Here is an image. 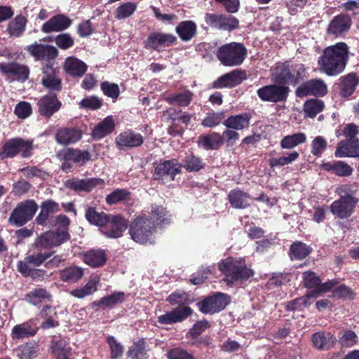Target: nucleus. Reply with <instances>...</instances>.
<instances>
[{
    "label": "nucleus",
    "mask_w": 359,
    "mask_h": 359,
    "mask_svg": "<svg viewBox=\"0 0 359 359\" xmlns=\"http://www.w3.org/2000/svg\"><path fill=\"white\" fill-rule=\"evenodd\" d=\"M348 54L349 47L345 42L325 48L318 60L320 71L330 76L341 74L347 65Z\"/></svg>",
    "instance_id": "1"
},
{
    "label": "nucleus",
    "mask_w": 359,
    "mask_h": 359,
    "mask_svg": "<svg viewBox=\"0 0 359 359\" xmlns=\"http://www.w3.org/2000/svg\"><path fill=\"white\" fill-rule=\"evenodd\" d=\"M309 67L300 62L285 61L276 65L271 74L273 82L287 86H299L309 76Z\"/></svg>",
    "instance_id": "2"
},
{
    "label": "nucleus",
    "mask_w": 359,
    "mask_h": 359,
    "mask_svg": "<svg viewBox=\"0 0 359 359\" xmlns=\"http://www.w3.org/2000/svg\"><path fill=\"white\" fill-rule=\"evenodd\" d=\"M218 269L224 275L223 280L228 285L243 283L254 276V271L246 265L243 258L229 257L222 259Z\"/></svg>",
    "instance_id": "3"
},
{
    "label": "nucleus",
    "mask_w": 359,
    "mask_h": 359,
    "mask_svg": "<svg viewBox=\"0 0 359 359\" xmlns=\"http://www.w3.org/2000/svg\"><path fill=\"white\" fill-rule=\"evenodd\" d=\"M54 253L55 251L38 252L26 256L23 260L18 262V271L23 277L31 278L34 281L42 280L44 279L46 271L38 267L44 264Z\"/></svg>",
    "instance_id": "4"
},
{
    "label": "nucleus",
    "mask_w": 359,
    "mask_h": 359,
    "mask_svg": "<svg viewBox=\"0 0 359 359\" xmlns=\"http://www.w3.org/2000/svg\"><path fill=\"white\" fill-rule=\"evenodd\" d=\"M247 55L248 50L244 44L238 42L225 43L216 53L218 60L226 67L240 66Z\"/></svg>",
    "instance_id": "5"
},
{
    "label": "nucleus",
    "mask_w": 359,
    "mask_h": 359,
    "mask_svg": "<svg viewBox=\"0 0 359 359\" xmlns=\"http://www.w3.org/2000/svg\"><path fill=\"white\" fill-rule=\"evenodd\" d=\"M155 231V224L146 215L137 216L130 224L129 233L131 238L140 244L154 243L152 236Z\"/></svg>",
    "instance_id": "6"
},
{
    "label": "nucleus",
    "mask_w": 359,
    "mask_h": 359,
    "mask_svg": "<svg viewBox=\"0 0 359 359\" xmlns=\"http://www.w3.org/2000/svg\"><path fill=\"white\" fill-rule=\"evenodd\" d=\"M33 141L21 137L8 140L2 146L0 151V160L13 158L19 154L22 158H28L32 155Z\"/></svg>",
    "instance_id": "7"
},
{
    "label": "nucleus",
    "mask_w": 359,
    "mask_h": 359,
    "mask_svg": "<svg viewBox=\"0 0 359 359\" xmlns=\"http://www.w3.org/2000/svg\"><path fill=\"white\" fill-rule=\"evenodd\" d=\"M57 156L62 161L61 169L65 172H69L72 170L73 164L81 167L92 160V154L88 150L72 147L60 151Z\"/></svg>",
    "instance_id": "8"
},
{
    "label": "nucleus",
    "mask_w": 359,
    "mask_h": 359,
    "mask_svg": "<svg viewBox=\"0 0 359 359\" xmlns=\"http://www.w3.org/2000/svg\"><path fill=\"white\" fill-rule=\"evenodd\" d=\"M38 208L37 203L33 199L21 201L11 212L8 222L14 226H22L33 219Z\"/></svg>",
    "instance_id": "9"
},
{
    "label": "nucleus",
    "mask_w": 359,
    "mask_h": 359,
    "mask_svg": "<svg viewBox=\"0 0 359 359\" xmlns=\"http://www.w3.org/2000/svg\"><path fill=\"white\" fill-rule=\"evenodd\" d=\"M70 240V235L66 230L47 231L38 236L33 245L36 249L41 252L48 250V252L55 247H58L62 243Z\"/></svg>",
    "instance_id": "10"
},
{
    "label": "nucleus",
    "mask_w": 359,
    "mask_h": 359,
    "mask_svg": "<svg viewBox=\"0 0 359 359\" xmlns=\"http://www.w3.org/2000/svg\"><path fill=\"white\" fill-rule=\"evenodd\" d=\"M290 91L289 86L273 82L258 88L257 95L262 102L278 103L286 102Z\"/></svg>",
    "instance_id": "11"
},
{
    "label": "nucleus",
    "mask_w": 359,
    "mask_h": 359,
    "mask_svg": "<svg viewBox=\"0 0 359 359\" xmlns=\"http://www.w3.org/2000/svg\"><path fill=\"white\" fill-rule=\"evenodd\" d=\"M230 303V297L222 292H215L196 303L197 308L203 314H215L223 311Z\"/></svg>",
    "instance_id": "12"
},
{
    "label": "nucleus",
    "mask_w": 359,
    "mask_h": 359,
    "mask_svg": "<svg viewBox=\"0 0 359 359\" xmlns=\"http://www.w3.org/2000/svg\"><path fill=\"white\" fill-rule=\"evenodd\" d=\"M177 42V37L170 33L163 32H152L149 34L144 41V46L146 49L156 50L161 53L165 48L170 47Z\"/></svg>",
    "instance_id": "13"
},
{
    "label": "nucleus",
    "mask_w": 359,
    "mask_h": 359,
    "mask_svg": "<svg viewBox=\"0 0 359 359\" xmlns=\"http://www.w3.org/2000/svg\"><path fill=\"white\" fill-rule=\"evenodd\" d=\"M358 201V198L348 194L333 201L330 206V210L339 219H347L354 212Z\"/></svg>",
    "instance_id": "14"
},
{
    "label": "nucleus",
    "mask_w": 359,
    "mask_h": 359,
    "mask_svg": "<svg viewBox=\"0 0 359 359\" xmlns=\"http://www.w3.org/2000/svg\"><path fill=\"white\" fill-rule=\"evenodd\" d=\"M327 93V87L321 79L305 80L295 89L296 97L303 98L307 96L323 97Z\"/></svg>",
    "instance_id": "15"
},
{
    "label": "nucleus",
    "mask_w": 359,
    "mask_h": 359,
    "mask_svg": "<svg viewBox=\"0 0 359 359\" xmlns=\"http://www.w3.org/2000/svg\"><path fill=\"white\" fill-rule=\"evenodd\" d=\"M352 25L351 17L348 14H338L330 21L326 28L327 36L338 38L344 36Z\"/></svg>",
    "instance_id": "16"
},
{
    "label": "nucleus",
    "mask_w": 359,
    "mask_h": 359,
    "mask_svg": "<svg viewBox=\"0 0 359 359\" xmlns=\"http://www.w3.org/2000/svg\"><path fill=\"white\" fill-rule=\"evenodd\" d=\"M62 105V102L59 100L56 93H53L44 95L36 103L39 114L46 119H50L54 114L59 111Z\"/></svg>",
    "instance_id": "17"
},
{
    "label": "nucleus",
    "mask_w": 359,
    "mask_h": 359,
    "mask_svg": "<svg viewBox=\"0 0 359 359\" xmlns=\"http://www.w3.org/2000/svg\"><path fill=\"white\" fill-rule=\"evenodd\" d=\"M205 21L211 27L229 32L239 26V20L236 17L225 14L206 13Z\"/></svg>",
    "instance_id": "18"
},
{
    "label": "nucleus",
    "mask_w": 359,
    "mask_h": 359,
    "mask_svg": "<svg viewBox=\"0 0 359 359\" xmlns=\"http://www.w3.org/2000/svg\"><path fill=\"white\" fill-rule=\"evenodd\" d=\"M43 77L41 84L48 89L49 93H59L62 89V79L57 75L58 71L53 67V63H46L41 68Z\"/></svg>",
    "instance_id": "19"
},
{
    "label": "nucleus",
    "mask_w": 359,
    "mask_h": 359,
    "mask_svg": "<svg viewBox=\"0 0 359 359\" xmlns=\"http://www.w3.org/2000/svg\"><path fill=\"white\" fill-rule=\"evenodd\" d=\"M0 72L8 78L12 76V81L25 82L29 76L28 66L13 61L0 63Z\"/></svg>",
    "instance_id": "20"
},
{
    "label": "nucleus",
    "mask_w": 359,
    "mask_h": 359,
    "mask_svg": "<svg viewBox=\"0 0 359 359\" xmlns=\"http://www.w3.org/2000/svg\"><path fill=\"white\" fill-rule=\"evenodd\" d=\"M127 227L128 221L123 217L109 215L107 222L104 224L101 231L107 238H117L122 236Z\"/></svg>",
    "instance_id": "21"
},
{
    "label": "nucleus",
    "mask_w": 359,
    "mask_h": 359,
    "mask_svg": "<svg viewBox=\"0 0 359 359\" xmlns=\"http://www.w3.org/2000/svg\"><path fill=\"white\" fill-rule=\"evenodd\" d=\"M26 50L36 60H46V63L53 64V61L59 54L58 50L55 46L36 42L27 46Z\"/></svg>",
    "instance_id": "22"
},
{
    "label": "nucleus",
    "mask_w": 359,
    "mask_h": 359,
    "mask_svg": "<svg viewBox=\"0 0 359 359\" xmlns=\"http://www.w3.org/2000/svg\"><path fill=\"white\" fill-rule=\"evenodd\" d=\"M245 79L247 74L245 70L234 69L219 76L212 86L216 89L232 88L241 84Z\"/></svg>",
    "instance_id": "23"
},
{
    "label": "nucleus",
    "mask_w": 359,
    "mask_h": 359,
    "mask_svg": "<svg viewBox=\"0 0 359 359\" xmlns=\"http://www.w3.org/2000/svg\"><path fill=\"white\" fill-rule=\"evenodd\" d=\"M82 137L83 132L79 127L71 126L58 128L54 138L58 144L69 146L79 142Z\"/></svg>",
    "instance_id": "24"
},
{
    "label": "nucleus",
    "mask_w": 359,
    "mask_h": 359,
    "mask_svg": "<svg viewBox=\"0 0 359 359\" xmlns=\"http://www.w3.org/2000/svg\"><path fill=\"white\" fill-rule=\"evenodd\" d=\"M39 330L36 320L29 319L22 323L13 327L11 337L13 340L18 341L34 337Z\"/></svg>",
    "instance_id": "25"
},
{
    "label": "nucleus",
    "mask_w": 359,
    "mask_h": 359,
    "mask_svg": "<svg viewBox=\"0 0 359 359\" xmlns=\"http://www.w3.org/2000/svg\"><path fill=\"white\" fill-rule=\"evenodd\" d=\"M193 309L190 306L177 307L172 311L166 312L157 318V321L161 325H172L180 323L193 314Z\"/></svg>",
    "instance_id": "26"
},
{
    "label": "nucleus",
    "mask_w": 359,
    "mask_h": 359,
    "mask_svg": "<svg viewBox=\"0 0 359 359\" xmlns=\"http://www.w3.org/2000/svg\"><path fill=\"white\" fill-rule=\"evenodd\" d=\"M144 142V137L131 129L121 132L115 139L116 146L121 149L139 147Z\"/></svg>",
    "instance_id": "27"
},
{
    "label": "nucleus",
    "mask_w": 359,
    "mask_h": 359,
    "mask_svg": "<svg viewBox=\"0 0 359 359\" xmlns=\"http://www.w3.org/2000/svg\"><path fill=\"white\" fill-rule=\"evenodd\" d=\"M126 294L124 292H114L111 294L104 296L98 300L93 301L90 307L95 311L105 310L107 309L114 308L118 304L125 302Z\"/></svg>",
    "instance_id": "28"
},
{
    "label": "nucleus",
    "mask_w": 359,
    "mask_h": 359,
    "mask_svg": "<svg viewBox=\"0 0 359 359\" xmlns=\"http://www.w3.org/2000/svg\"><path fill=\"white\" fill-rule=\"evenodd\" d=\"M72 24V20L64 14H57L47 20L41 26L43 33L62 32L69 28Z\"/></svg>",
    "instance_id": "29"
},
{
    "label": "nucleus",
    "mask_w": 359,
    "mask_h": 359,
    "mask_svg": "<svg viewBox=\"0 0 359 359\" xmlns=\"http://www.w3.org/2000/svg\"><path fill=\"white\" fill-rule=\"evenodd\" d=\"M181 172L180 163L177 159L165 160L155 167L154 177L155 180H161L163 177H170L172 180L176 175Z\"/></svg>",
    "instance_id": "30"
},
{
    "label": "nucleus",
    "mask_w": 359,
    "mask_h": 359,
    "mask_svg": "<svg viewBox=\"0 0 359 359\" xmlns=\"http://www.w3.org/2000/svg\"><path fill=\"white\" fill-rule=\"evenodd\" d=\"M104 181L101 178H87V179H72L67 182L66 187L75 191L90 192L97 186H104Z\"/></svg>",
    "instance_id": "31"
},
{
    "label": "nucleus",
    "mask_w": 359,
    "mask_h": 359,
    "mask_svg": "<svg viewBox=\"0 0 359 359\" xmlns=\"http://www.w3.org/2000/svg\"><path fill=\"white\" fill-rule=\"evenodd\" d=\"M312 344L319 351H328L333 348L337 340L336 337L330 332L319 331L313 333L311 337Z\"/></svg>",
    "instance_id": "32"
},
{
    "label": "nucleus",
    "mask_w": 359,
    "mask_h": 359,
    "mask_svg": "<svg viewBox=\"0 0 359 359\" xmlns=\"http://www.w3.org/2000/svg\"><path fill=\"white\" fill-rule=\"evenodd\" d=\"M334 155L337 157H359V139H346L339 142Z\"/></svg>",
    "instance_id": "33"
},
{
    "label": "nucleus",
    "mask_w": 359,
    "mask_h": 359,
    "mask_svg": "<svg viewBox=\"0 0 359 359\" xmlns=\"http://www.w3.org/2000/svg\"><path fill=\"white\" fill-rule=\"evenodd\" d=\"M359 84V76L355 73H349L341 76L338 83L339 95L343 98H347L355 92Z\"/></svg>",
    "instance_id": "34"
},
{
    "label": "nucleus",
    "mask_w": 359,
    "mask_h": 359,
    "mask_svg": "<svg viewBox=\"0 0 359 359\" xmlns=\"http://www.w3.org/2000/svg\"><path fill=\"white\" fill-rule=\"evenodd\" d=\"M64 70L72 77H81L88 69L87 65L82 60L73 57H67L64 62Z\"/></svg>",
    "instance_id": "35"
},
{
    "label": "nucleus",
    "mask_w": 359,
    "mask_h": 359,
    "mask_svg": "<svg viewBox=\"0 0 359 359\" xmlns=\"http://www.w3.org/2000/svg\"><path fill=\"white\" fill-rule=\"evenodd\" d=\"M252 117L251 114L248 112L231 115L226 119L224 120L222 124L228 129L242 130L250 126Z\"/></svg>",
    "instance_id": "36"
},
{
    "label": "nucleus",
    "mask_w": 359,
    "mask_h": 359,
    "mask_svg": "<svg viewBox=\"0 0 359 359\" xmlns=\"http://www.w3.org/2000/svg\"><path fill=\"white\" fill-rule=\"evenodd\" d=\"M171 217L170 212L163 205L156 204L151 205L149 218L155 224L156 227H163L170 224Z\"/></svg>",
    "instance_id": "37"
},
{
    "label": "nucleus",
    "mask_w": 359,
    "mask_h": 359,
    "mask_svg": "<svg viewBox=\"0 0 359 359\" xmlns=\"http://www.w3.org/2000/svg\"><path fill=\"white\" fill-rule=\"evenodd\" d=\"M250 198V194L240 188L231 189L227 196L229 203L235 209H245L250 207V203L248 201Z\"/></svg>",
    "instance_id": "38"
},
{
    "label": "nucleus",
    "mask_w": 359,
    "mask_h": 359,
    "mask_svg": "<svg viewBox=\"0 0 359 359\" xmlns=\"http://www.w3.org/2000/svg\"><path fill=\"white\" fill-rule=\"evenodd\" d=\"M320 168L326 172H332L338 177H348L353 172V168L342 161L324 162L320 165Z\"/></svg>",
    "instance_id": "39"
},
{
    "label": "nucleus",
    "mask_w": 359,
    "mask_h": 359,
    "mask_svg": "<svg viewBox=\"0 0 359 359\" xmlns=\"http://www.w3.org/2000/svg\"><path fill=\"white\" fill-rule=\"evenodd\" d=\"M39 315L43 319L41 325L43 330H48L60 325L57 313L52 306L45 305L41 310Z\"/></svg>",
    "instance_id": "40"
},
{
    "label": "nucleus",
    "mask_w": 359,
    "mask_h": 359,
    "mask_svg": "<svg viewBox=\"0 0 359 359\" xmlns=\"http://www.w3.org/2000/svg\"><path fill=\"white\" fill-rule=\"evenodd\" d=\"M41 211L36 216L35 222L37 224L44 226L50 215L60 211L59 204L52 199L43 201L41 204Z\"/></svg>",
    "instance_id": "41"
},
{
    "label": "nucleus",
    "mask_w": 359,
    "mask_h": 359,
    "mask_svg": "<svg viewBox=\"0 0 359 359\" xmlns=\"http://www.w3.org/2000/svg\"><path fill=\"white\" fill-rule=\"evenodd\" d=\"M175 32L182 41H189L196 35L197 25L192 20H184L176 26Z\"/></svg>",
    "instance_id": "42"
},
{
    "label": "nucleus",
    "mask_w": 359,
    "mask_h": 359,
    "mask_svg": "<svg viewBox=\"0 0 359 359\" xmlns=\"http://www.w3.org/2000/svg\"><path fill=\"white\" fill-rule=\"evenodd\" d=\"M198 144L205 150H217L222 145V137L217 132L202 135L198 137Z\"/></svg>",
    "instance_id": "43"
},
{
    "label": "nucleus",
    "mask_w": 359,
    "mask_h": 359,
    "mask_svg": "<svg viewBox=\"0 0 359 359\" xmlns=\"http://www.w3.org/2000/svg\"><path fill=\"white\" fill-rule=\"evenodd\" d=\"M193 98L194 93L188 89H184L182 92L169 94L165 100L170 105L186 107L191 104Z\"/></svg>",
    "instance_id": "44"
},
{
    "label": "nucleus",
    "mask_w": 359,
    "mask_h": 359,
    "mask_svg": "<svg viewBox=\"0 0 359 359\" xmlns=\"http://www.w3.org/2000/svg\"><path fill=\"white\" fill-rule=\"evenodd\" d=\"M180 168H184L189 172H197L205 168L206 163L203 160L193 153L187 154L180 163Z\"/></svg>",
    "instance_id": "45"
},
{
    "label": "nucleus",
    "mask_w": 359,
    "mask_h": 359,
    "mask_svg": "<svg viewBox=\"0 0 359 359\" xmlns=\"http://www.w3.org/2000/svg\"><path fill=\"white\" fill-rule=\"evenodd\" d=\"M114 128L113 117L107 116L93 128L91 133L92 138L95 140H100L111 133Z\"/></svg>",
    "instance_id": "46"
},
{
    "label": "nucleus",
    "mask_w": 359,
    "mask_h": 359,
    "mask_svg": "<svg viewBox=\"0 0 359 359\" xmlns=\"http://www.w3.org/2000/svg\"><path fill=\"white\" fill-rule=\"evenodd\" d=\"M83 262L91 267H100L107 262V255L101 250H91L83 254Z\"/></svg>",
    "instance_id": "47"
},
{
    "label": "nucleus",
    "mask_w": 359,
    "mask_h": 359,
    "mask_svg": "<svg viewBox=\"0 0 359 359\" xmlns=\"http://www.w3.org/2000/svg\"><path fill=\"white\" fill-rule=\"evenodd\" d=\"M312 248L302 241L293 242L289 249L288 255L291 260H302L308 257Z\"/></svg>",
    "instance_id": "48"
},
{
    "label": "nucleus",
    "mask_w": 359,
    "mask_h": 359,
    "mask_svg": "<svg viewBox=\"0 0 359 359\" xmlns=\"http://www.w3.org/2000/svg\"><path fill=\"white\" fill-rule=\"evenodd\" d=\"M27 19L22 14L16 15L11 20L7 27V32L11 36L20 37L25 31Z\"/></svg>",
    "instance_id": "49"
},
{
    "label": "nucleus",
    "mask_w": 359,
    "mask_h": 359,
    "mask_svg": "<svg viewBox=\"0 0 359 359\" xmlns=\"http://www.w3.org/2000/svg\"><path fill=\"white\" fill-rule=\"evenodd\" d=\"M83 276V269L77 266H70L66 267L60 272L61 280L65 283H76L79 281Z\"/></svg>",
    "instance_id": "50"
},
{
    "label": "nucleus",
    "mask_w": 359,
    "mask_h": 359,
    "mask_svg": "<svg viewBox=\"0 0 359 359\" xmlns=\"http://www.w3.org/2000/svg\"><path fill=\"white\" fill-rule=\"evenodd\" d=\"M108 216L109 215L104 212H98L94 207H88L85 213L86 219L90 224L102 228L107 222Z\"/></svg>",
    "instance_id": "51"
},
{
    "label": "nucleus",
    "mask_w": 359,
    "mask_h": 359,
    "mask_svg": "<svg viewBox=\"0 0 359 359\" xmlns=\"http://www.w3.org/2000/svg\"><path fill=\"white\" fill-rule=\"evenodd\" d=\"M325 108L323 101L318 99H309L304 104V112L306 117L315 118Z\"/></svg>",
    "instance_id": "52"
},
{
    "label": "nucleus",
    "mask_w": 359,
    "mask_h": 359,
    "mask_svg": "<svg viewBox=\"0 0 359 359\" xmlns=\"http://www.w3.org/2000/svg\"><path fill=\"white\" fill-rule=\"evenodd\" d=\"M50 298V294L46 288L42 287H36L25 295L26 301L34 306L40 304L43 300Z\"/></svg>",
    "instance_id": "53"
},
{
    "label": "nucleus",
    "mask_w": 359,
    "mask_h": 359,
    "mask_svg": "<svg viewBox=\"0 0 359 359\" xmlns=\"http://www.w3.org/2000/svg\"><path fill=\"white\" fill-rule=\"evenodd\" d=\"M306 141V136L304 133H297L285 136L280 141L282 149H290Z\"/></svg>",
    "instance_id": "54"
},
{
    "label": "nucleus",
    "mask_w": 359,
    "mask_h": 359,
    "mask_svg": "<svg viewBox=\"0 0 359 359\" xmlns=\"http://www.w3.org/2000/svg\"><path fill=\"white\" fill-rule=\"evenodd\" d=\"M314 297L311 294V292H309L306 294L289 301L286 303L285 310L287 311H294L296 310L302 311L305 307H308L311 305L309 299Z\"/></svg>",
    "instance_id": "55"
},
{
    "label": "nucleus",
    "mask_w": 359,
    "mask_h": 359,
    "mask_svg": "<svg viewBox=\"0 0 359 359\" xmlns=\"http://www.w3.org/2000/svg\"><path fill=\"white\" fill-rule=\"evenodd\" d=\"M170 122L178 121L185 125L186 128L190 124L193 114L184 111L182 109L177 110L175 108H169L166 110Z\"/></svg>",
    "instance_id": "56"
},
{
    "label": "nucleus",
    "mask_w": 359,
    "mask_h": 359,
    "mask_svg": "<svg viewBox=\"0 0 359 359\" xmlns=\"http://www.w3.org/2000/svg\"><path fill=\"white\" fill-rule=\"evenodd\" d=\"M137 8L135 2L128 1L121 4L114 11V17L117 20H123L131 17Z\"/></svg>",
    "instance_id": "57"
},
{
    "label": "nucleus",
    "mask_w": 359,
    "mask_h": 359,
    "mask_svg": "<svg viewBox=\"0 0 359 359\" xmlns=\"http://www.w3.org/2000/svg\"><path fill=\"white\" fill-rule=\"evenodd\" d=\"M131 193L126 189H116L106 196V202L109 205L116 204L130 198Z\"/></svg>",
    "instance_id": "58"
},
{
    "label": "nucleus",
    "mask_w": 359,
    "mask_h": 359,
    "mask_svg": "<svg viewBox=\"0 0 359 359\" xmlns=\"http://www.w3.org/2000/svg\"><path fill=\"white\" fill-rule=\"evenodd\" d=\"M211 325L205 319L196 321L189 329L186 336L188 339H194L202 334L206 330L210 328Z\"/></svg>",
    "instance_id": "59"
},
{
    "label": "nucleus",
    "mask_w": 359,
    "mask_h": 359,
    "mask_svg": "<svg viewBox=\"0 0 359 359\" xmlns=\"http://www.w3.org/2000/svg\"><path fill=\"white\" fill-rule=\"evenodd\" d=\"M291 280V273L287 272L273 273L266 285L269 288L278 287Z\"/></svg>",
    "instance_id": "60"
},
{
    "label": "nucleus",
    "mask_w": 359,
    "mask_h": 359,
    "mask_svg": "<svg viewBox=\"0 0 359 359\" xmlns=\"http://www.w3.org/2000/svg\"><path fill=\"white\" fill-rule=\"evenodd\" d=\"M145 344L144 339H140L134 342L128 351V357L132 359H143L146 354Z\"/></svg>",
    "instance_id": "61"
},
{
    "label": "nucleus",
    "mask_w": 359,
    "mask_h": 359,
    "mask_svg": "<svg viewBox=\"0 0 359 359\" xmlns=\"http://www.w3.org/2000/svg\"><path fill=\"white\" fill-rule=\"evenodd\" d=\"M287 154L286 156L271 158L269 160V165L271 168L284 166L295 161L299 156V154L296 151Z\"/></svg>",
    "instance_id": "62"
},
{
    "label": "nucleus",
    "mask_w": 359,
    "mask_h": 359,
    "mask_svg": "<svg viewBox=\"0 0 359 359\" xmlns=\"http://www.w3.org/2000/svg\"><path fill=\"white\" fill-rule=\"evenodd\" d=\"M224 113L223 111L219 112H210L207 114V116L203 119L201 125L206 128H213L219 126L224 121Z\"/></svg>",
    "instance_id": "63"
},
{
    "label": "nucleus",
    "mask_w": 359,
    "mask_h": 359,
    "mask_svg": "<svg viewBox=\"0 0 359 359\" xmlns=\"http://www.w3.org/2000/svg\"><path fill=\"white\" fill-rule=\"evenodd\" d=\"M22 359H34L37 356L38 345L36 343L27 342L20 346Z\"/></svg>",
    "instance_id": "64"
}]
</instances>
